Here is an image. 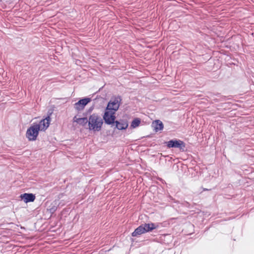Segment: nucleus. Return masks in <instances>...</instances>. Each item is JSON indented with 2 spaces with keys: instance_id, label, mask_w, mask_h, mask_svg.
Instances as JSON below:
<instances>
[{
  "instance_id": "obj_1",
  "label": "nucleus",
  "mask_w": 254,
  "mask_h": 254,
  "mask_svg": "<svg viewBox=\"0 0 254 254\" xmlns=\"http://www.w3.org/2000/svg\"><path fill=\"white\" fill-rule=\"evenodd\" d=\"M103 125L102 118L95 114L89 117L88 120L89 129L95 131H99L101 130Z\"/></svg>"
},
{
  "instance_id": "obj_2",
  "label": "nucleus",
  "mask_w": 254,
  "mask_h": 254,
  "mask_svg": "<svg viewBox=\"0 0 254 254\" xmlns=\"http://www.w3.org/2000/svg\"><path fill=\"white\" fill-rule=\"evenodd\" d=\"M39 127L33 124L26 131V136L29 141H34L37 139L39 131Z\"/></svg>"
},
{
  "instance_id": "obj_3",
  "label": "nucleus",
  "mask_w": 254,
  "mask_h": 254,
  "mask_svg": "<svg viewBox=\"0 0 254 254\" xmlns=\"http://www.w3.org/2000/svg\"><path fill=\"white\" fill-rule=\"evenodd\" d=\"M121 101L122 98L120 96L111 98L108 104L106 110L112 111H114L115 113L116 111L118 110L120 107Z\"/></svg>"
},
{
  "instance_id": "obj_4",
  "label": "nucleus",
  "mask_w": 254,
  "mask_h": 254,
  "mask_svg": "<svg viewBox=\"0 0 254 254\" xmlns=\"http://www.w3.org/2000/svg\"><path fill=\"white\" fill-rule=\"evenodd\" d=\"M167 146L168 148H178L180 150H184L185 143L180 140H171L167 142Z\"/></svg>"
},
{
  "instance_id": "obj_5",
  "label": "nucleus",
  "mask_w": 254,
  "mask_h": 254,
  "mask_svg": "<svg viewBox=\"0 0 254 254\" xmlns=\"http://www.w3.org/2000/svg\"><path fill=\"white\" fill-rule=\"evenodd\" d=\"M115 113L114 111H108L106 110L104 115L103 116V119L105 122L108 125H111L115 123V120L116 119Z\"/></svg>"
},
{
  "instance_id": "obj_6",
  "label": "nucleus",
  "mask_w": 254,
  "mask_h": 254,
  "mask_svg": "<svg viewBox=\"0 0 254 254\" xmlns=\"http://www.w3.org/2000/svg\"><path fill=\"white\" fill-rule=\"evenodd\" d=\"M91 101V99L89 98H85L84 99H80L77 102L74 104V108L77 111L82 110L85 106Z\"/></svg>"
},
{
  "instance_id": "obj_7",
  "label": "nucleus",
  "mask_w": 254,
  "mask_h": 254,
  "mask_svg": "<svg viewBox=\"0 0 254 254\" xmlns=\"http://www.w3.org/2000/svg\"><path fill=\"white\" fill-rule=\"evenodd\" d=\"M50 118L48 117L47 118L42 120L38 124H34L37 125V127H39V130H45L49 126Z\"/></svg>"
},
{
  "instance_id": "obj_8",
  "label": "nucleus",
  "mask_w": 254,
  "mask_h": 254,
  "mask_svg": "<svg viewBox=\"0 0 254 254\" xmlns=\"http://www.w3.org/2000/svg\"><path fill=\"white\" fill-rule=\"evenodd\" d=\"M20 197L25 203L33 202L35 199V195L33 193H24L21 194Z\"/></svg>"
},
{
  "instance_id": "obj_9",
  "label": "nucleus",
  "mask_w": 254,
  "mask_h": 254,
  "mask_svg": "<svg viewBox=\"0 0 254 254\" xmlns=\"http://www.w3.org/2000/svg\"><path fill=\"white\" fill-rule=\"evenodd\" d=\"M143 227H144V233L148 232H150L154 229H157L159 227V224L157 223H145L142 224Z\"/></svg>"
},
{
  "instance_id": "obj_10",
  "label": "nucleus",
  "mask_w": 254,
  "mask_h": 254,
  "mask_svg": "<svg viewBox=\"0 0 254 254\" xmlns=\"http://www.w3.org/2000/svg\"><path fill=\"white\" fill-rule=\"evenodd\" d=\"M116 127L120 130L125 129L128 127V124L127 121L121 120L120 121H116Z\"/></svg>"
},
{
  "instance_id": "obj_11",
  "label": "nucleus",
  "mask_w": 254,
  "mask_h": 254,
  "mask_svg": "<svg viewBox=\"0 0 254 254\" xmlns=\"http://www.w3.org/2000/svg\"><path fill=\"white\" fill-rule=\"evenodd\" d=\"M152 126L154 128L156 132L162 130L163 129L164 125L161 121L160 120H156L152 124Z\"/></svg>"
},
{
  "instance_id": "obj_12",
  "label": "nucleus",
  "mask_w": 254,
  "mask_h": 254,
  "mask_svg": "<svg viewBox=\"0 0 254 254\" xmlns=\"http://www.w3.org/2000/svg\"><path fill=\"white\" fill-rule=\"evenodd\" d=\"M144 228L143 227L142 224L138 227L132 233V236L136 237L144 233Z\"/></svg>"
},
{
  "instance_id": "obj_13",
  "label": "nucleus",
  "mask_w": 254,
  "mask_h": 254,
  "mask_svg": "<svg viewBox=\"0 0 254 254\" xmlns=\"http://www.w3.org/2000/svg\"><path fill=\"white\" fill-rule=\"evenodd\" d=\"M74 122H76L78 124L84 126L86 125L87 122H88V120L87 118H77L76 116H75L73 118Z\"/></svg>"
},
{
  "instance_id": "obj_14",
  "label": "nucleus",
  "mask_w": 254,
  "mask_h": 254,
  "mask_svg": "<svg viewBox=\"0 0 254 254\" xmlns=\"http://www.w3.org/2000/svg\"><path fill=\"white\" fill-rule=\"evenodd\" d=\"M140 124V119H138V118H136L132 121L130 127H132V128H135V127H137L138 126H139Z\"/></svg>"
},
{
  "instance_id": "obj_15",
  "label": "nucleus",
  "mask_w": 254,
  "mask_h": 254,
  "mask_svg": "<svg viewBox=\"0 0 254 254\" xmlns=\"http://www.w3.org/2000/svg\"><path fill=\"white\" fill-rule=\"evenodd\" d=\"M208 190V189H203V190Z\"/></svg>"
}]
</instances>
